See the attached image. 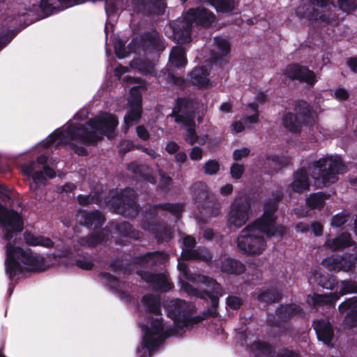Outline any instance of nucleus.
I'll return each instance as SVG.
<instances>
[{"instance_id": "nucleus-42", "label": "nucleus", "mask_w": 357, "mask_h": 357, "mask_svg": "<svg viewBox=\"0 0 357 357\" xmlns=\"http://www.w3.org/2000/svg\"><path fill=\"white\" fill-rule=\"evenodd\" d=\"M252 347L253 349L260 352L266 357H274L277 354L275 348L272 344L265 341H255L252 344Z\"/></svg>"}, {"instance_id": "nucleus-28", "label": "nucleus", "mask_w": 357, "mask_h": 357, "mask_svg": "<svg viewBox=\"0 0 357 357\" xmlns=\"http://www.w3.org/2000/svg\"><path fill=\"white\" fill-rule=\"evenodd\" d=\"M219 268L222 273L231 275H240L246 271V266L242 261L230 257L221 259Z\"/></svg>"}, {"instance_id": "nucleus-13", "label": "nucleus", "mask_w": 357, "mask_h": 357, "mask_svg": "<svg viewBox=\"0 0 357 357\" xmlns=\"http://www.w3.org/2000/svg\"><path fill=\"white\" fill-rule=\"evenodd\" d=\"M276 218L261 215L253 222L247 225V229H251L258 231L259 234H264L267 237L278 236L283 238L286 234V228L283 225H275Z\"/></svg>"}, {"instance_id": "nucleus-20", "label": "nucleus", "mask_w": 357, "mask_h": 357, "mask_svg": "<svg viewBox=\"0 0 357 357\" xmlns=\"http://www.w3.org/2000/svg\"><path fill=\"white\" fill-rule=\"evenodd\" d=\"M136 274L145 282L153 286V289L162 292H167L173 285L168 281L167 275L164 273H153L149 271L137 270Z\"/></svg>"}, {"instance_id": "nucleus-23", "label": "nucleus", "mask_w": 357, "mask_h": 357, "mask_svg": "<svg viewBox=\"0 0 357 357\" xmlns=\"http://www.w3.org/2000/svg\"><path fill=\"white\" fill-rule=\"evenodd\" d=\"M167 259V255L164 251L147 252L144 255L133 256L131 263L141 267L146 268L163 264Z\"/></svg>"}, {"instance_id": "nucleus-60", "label": "nucleus", "mask_w": 357, "mask_h": 357, "mask_svg": "<svg viewBox=\"0 0 357 357\" xmlns=\"http://www.w3.org/2000/svg\"><path fill=\"white\" fill-rule=\"evenodd\" d=\"M245 172V166L242 164L233 163L230 167V174L234 179H240Z\"/></svg>"}, {"instance_id": "nucleus-21", "label": "nucleus", "mask_w": 357, "mask_h": 357, "mask_svg": "<svg viewBox=\"0 0 357 357\" xmlns=\"http://www.w3.org/2000/svg\"><path fill=\"white\" fill-rule=\"evenodd\" d=\"M312 328L319 341L329 348L334 347V328L328 321L323 319L314 320L312 322Z\"/></svg>"}, {"instance_id": "nucleus-54", "label": "nucleus", "mask_w": 357, "mask_h": 357, "mask_svg": "<svg viewBox=\"0 0 357 357\" xmlns=\"http://www.w3.org/2000/svg\"><path fill=\"white\" fill-rule=\"evenodd\" d=\"M209 317L208 315L204 314V311L203 312V316L197 315L192 317V314L187 316V317L185 319L184 321L182 322L181 326H180L179 329H183L185 327H188L189 326H193L195 324H197L200 322H202L205 317Z\"/></svg>"}, {"instance_id": "nucleus-41", "label": "nucleus", "mask_w": 357, "mask_h": 357, "mask_svg": "<svg viewBox=\"0 0 357 357\" xmlns=\"http://www.w3.org/2000/svg\"><path fill=\"white\" fill-rule=\"evenodd\" d=\"M257 299L260 303L271 304L280 301L282 299V294L278 290L274 289L261 290L257 295Z\"/></svg>"}, {"instance_id": "nucleus-31", "label": "nucleus", "mask_w": 357, "mask_h": 357, "mask_svg": "<svg viewBox=\"0 0 357 357\" xmlns=\"http://www.w3.org/2000/svg\"><path fill=\"white\" fill-rule=\"evenodd\" d=\"M293 178L294 181L291 184V188L294 192L301 193L309 190L310 181L305 168L301 167L294 172Z\"/></svg>"}, {"instance_id": "nucleus-11", "label": "nucleus", "mask_w": 357, "mask_h": 357, "mask_svg": "<svg viewBox=\"0 0 357 357\" xmlns=\"http://www.w3.org/2000/svg\"><path fill=\"white\" fill-rule=\"evenodd\" d=\"M174 118L175 123L181 125H192L194 123L195 112L193 101L190 97H178L169 114Z\"/></svg>"}, {"instance_id": "nucleus-14", "label": "nucleus", "mask_w": 357, "mask_h": 357, "mask_svg": "<svg viewBox=\"0 0 357 357\" xmlns=\"http://www.w3.org/2000/svg\"><path fill=\"white\" fill-rule=\"evenodd\" d=\"M169 29L172 31V38L178 44H188L192 41V26L189 22L185 13L181 17L172 20L169 23Z\"/></svg>"}, {"instance_id": "nucleus-48", "label": "nucleus", "mask_w": 357, "mask_h": 357, "mask_svg": "<svg viewBox=\"0 0 357 357\" xmlns=\"http://www.w3.org/2000/svg\"><path fill=\"white\" fill-rule=\"evenodd\" d=\"M155 237L159 243L168 242L173 237V232L167 226L158 229L155 232Z\"/></svg>"}, {"instance_id": "nucleus-27", "label": "nucleus", "mask_w": 357, "mask_h": 357, "mask_svg": "<svg viewBox=\"0 0 357 357\" xmlns=\"http://www.w3.org/2000/svg\"><path fill=\"white\" fill-rule=\"evenodd\" d=\"M275 313L278 319L282 322H287L294 317H303L305 316L303 308L301 305L293 303L280 305L277 307Z\"/></svg>"}, {"instance_id": "nucleus-15", "label": "nucleus", "mask_w": 357, "mask_h": 357, "mask_svg": "<svg viewBox=\"0 0 357 357\" xmlns=\"http://www.w3.org/2000/svg\"><path fill=\"white\" fill-rule=\"evenodd\" d=\"M283 73L286 77L291 81L298 80L300 82L306 83L312 86L317 81L314 71L298 63L288 64L284 68Z\"/></svg>"}, {"instance_id": "nucleus-43", "label": "nucleus", "mask_w": 357, "mask_h": 357, "mask_svg": "<svg viewBox=\"0 0 357 357\" xmlns=\"http://www.w3.org/2000/svg\"><path fill=\"white\" fill-rule=\"evenodd\" d=\"M132 66L143 75H151L154 72V63L150 60L135 59Z\"/></svg>"}, {"instance_id": "nucleus-8", "label": "nucleus", "mask_w": 357, "mask_h": 357, "mask_svg": "<svg viewBox=\"0 0 357 357\" xmlns=\"http://www.w3.org/2000/svg\"><path fill=\"white\" fill-rule=\"evenodd\" d=\"M199 281L208 289L199 292V296L202 299H210L211 307L204 310V314L216 318L219 316L217 308L219 305L220 297L223 295V289L217 280L211 277L199 275Z\"/></svg>"}, {"instance_id": "nucleus-6", "label": "nucleus", "mask_w": 357, "mask_h": 357, "mask_svg": "<svg viewBox=\"0 0 357 357\" xmlns=\"http://www.w3.org/2000/svg\"><path fill=\"white\" fill-rule=\"evenodd\" d=\"M237 247L239 250L250 256L261 255L266 249V241L261 234L244 227L237 237Z\"/></svg>"}, {"instance_id": "nucleus-51", "label": "nucleus", "mask_w": 357, "mask_h": 357, "mask_svg": "<svg viewBox=\"0 0 357 357\" xmlns=\"http://www.w3.org/2000/svg\"><path fill=\"white\" fill-rule=\"evenodd\" d=\"M127 169L135 175L142 177L149 168L146 165L139 164L136 161L131 162L127 165Z\"/></svg>"}, {"instance_id": "nucleus-33", "label": "nucleus", "mask_w": 357, "mask_h": 357, "mask_svg": "<svg viewBox=\"0 0 357 357\" xmlns=\"http://www.w3.org/2000/svg\"><path fill=\"white\" fill-rule=\"evenodd\" d=\"M308 303L313 307H321L324 305L333 306L335 302L339 300L337 292H333L326 294H319L314 293L308 296Z\"/></svg>"}, {"instance_id": "nucleus-39", "label": "nucleus", "mask_w": 357, "mask_h": 357, "mask_svg": "<svg viewBox=\"0 0 357 357\" xmlns=\"http://www.w3.org/2000/svg\"><path fill=\"white\" fill-rule=\"evenodd\" d=\"M329 197L330 195L324 192H314L306 199V205L311 209L321 210L325 206V201Z\"/></svg>"}, {"instance_id": "nucleus-57", "label": "nucleus", "mask_w": 357, "mask_h": 357, "mask_svg": "<svg viewBox=\"0 0 357 357\" xmlns=\"http://www.w3.org/2000/svg\"><path fill=\"white\" fill-rule=\"evenodd\" d=\"M114 52L116 57L119 59L128 56L129 52L126 50L125 43L119 39L114 44Z\"/></svg>"}, {"instance_id": "nucleus-10", "label": "nucleus", "mask_w": 357, "mask_h": 357, "mask_svg": "<svg viewBox=\"0 0 357 357\" xmlns=\"http://www.w3.org/2000/svg\"><path fill=\"white\" fill-rule=\"evenodd\" d=\"M152 319L150 327L148 325L142 326L144 331L142 346L149 350V356L164 341V338L160 335L164 329L163 319L161 316Z\"/></svg>"}, {"instance_id": "nucleus-29", "label": "nucleus", "mask_w": 357, "mask_h": 357, "mask_svg": "<svg viewBox=\"0 0 357 357\" xmlns=\"http://www.w3.org/2000/svg\"><path fill=\"white\" fill-rule=\"evenodd\" d=\"M137 0L136 7L144 15H162L165 12L166 5L163 0Z\"/></svg>"}, {"instance_id": "nucleus-45", "label": "nucleus", "mask_w": 357, "mask_h": 357, "mask_svg": "<svg viewBox=\"0 0 357 357\" xmlns=\"http://www.w3.org/2000/svg\"><path fill=\"white\" fill-rule=\"evenodd\" d=\"M266 158L273 163L275 167L273 168L272 172L275 173L278 172L283 167H287L289 163V158L284 156L269 154L266 156Z\"/></svg>"}, {"instance_id": "nucleus-30", "label": "nucleus", "mask_w": 357, "mask_h": 357, "mask_svg": "<svg viewBox=\"0 0 357 357\" xmlns=\"http://www.w3.org/2000/svg\"><path fill=\"white\" fill-rule=\"evenodd\" d=\"M109 235L105 228L80 237L77 242L82 247L94 248L107 241Z\"/></svg>"}, {"instance_id": "nucleus-35", "label": "nucleus", "mask_w": 357, "mask_h": 357, "mask_svg": "<svg viewBox=\"0 0 357 357\" xmlns=\"http://www.w3.org/2000/svg\"><path fill=\"white\" fill-rule=\"evenodd\" d=\"M326 244L333 250H342L352 246L354 241L349 232H342L333 239H328Z\"/></svg>"}, {"instance_id": "nucleus-47", "label": "nucleus", "mask_w": 357, "mask_h": 357, "mask_svg": "<svg viewBox=\"0 0 357 357\" xmlns=\"http://www.w3.org/2000/svg\"><path fill=\"white\" fill-rule=\"evenodd\" d=\"M357 293V282L352 280H344L341 282V288L337 292L339 298L347 294Z\"/></svg>"}, {"instance_id": "nucleus-16", "label": "nucleus", "mask_w": 357, "mask_h": 357, "mask_svg": "<svg viewBox=\"0 0 357 357\" xmlns=\"http://www.w3.org/2000/svg\"><path fill=\"white\" fill-rule=\"evenodd\" d=\"M185 14L192 26L203 29L212 26L216 20L215 14L203 6L189 8Z\"/></svg>"}, {"instance_id": "nucleus-5", "label": "nucleus", "mask_w": 357, "mask_h": 357, "mask_svg": "<svg viewBox=\"0 0 357 357\" xmlns=\"http://www.w3.org/2000/svg\"><path fill=\"white\" fill-rule=\"evenodd\" d=\"M108 205L114 213L129 218H136L140 208L135 193L127 190L114 195L108 201Z\"/></svg>"}, {"instance_id": "nucleus-44", "label": "nucleus", "mask_w": 357, "mask_h": 357, "mask_svg": "<svg viewBox=\"0 0 357 357\" xmlns=\"http://www.w3.org/2000/svg\"><path fill=\"white\" fill-rule=\"evenodd\" d=\"M317 284L324 289L333 290L337 284L336 277L329 273L320 274L317 278Z\"/></svg>"}, {"instance_id": "nucleus-12", "label": "nucleus", "mask_w": 357, "mask_h": 357, "mask_svg": "<svg viewBox=\"0 0 357 357\" xmlns=\"http://www.w3.org/2000/svg\"><path fill=\"white\" fill-rule=\"evenodd\" d=\"M357 262V254H334L322 260L321 264L330 271L349 272L355 268Z\"/></svg>"}, {"instance_id": "nucleus-59", "label": "nucleus", "mask_w": 357, "mask_h": 357, "mask_svg": "<svg viewBox=\"0 0 357 357\" xmlns=\"http://www.w3.org/2000/svg\"><path fill=\"white\" fill-rule=\"evenodd\" d=\"M278 208V204H275V202L272 201H267L264 204V211L262 215L277 219L275 213Z\"/></svg>"}, {"instance_id": "nucleus-37", "label": "nucleus", "mask_w": 357, "mask_h": 357, "mask_svg": "<svg viewBox=\"0 0 357 357\" xmlns=\"http://www.w3.org/2000/svg\"><path fill=\"white\" fill-rule=\"evenodd\" d=\"M24 238L26 243L30 246L40 245L50 248L54 245V243L51 238L41 235L36 236L27 231L24 232Z\"/></svg>"}, {"instance_id": "nucleus-19", "label": "nucleus", "mask_w": 357, "mask_h": 357, "mask_svg": "<svg viewBox=\"0 0 357 357\" xmlns=\"http://www.w3.org/2000/svg\"><path fill=\"white\" fill-rule=\"evenodd\" d=\"M139 45L149 52H161L166 47L165 39L155 29L143 32L140 35Z\"/></svg>"}, {"instance_id": "nucleus-1", "label": "nucleus", "mask_w": 357, "mask_h": 357, "mask_svg": "<svg viewBox=\"0 0 357 357\" xmlns=\"http://www.w3.org/2000/svg\"><path fill=\"white\" fill-rule=\"evenodd\" d=\"M0 227L6 245V273L10 280L23 273L25 268L20 262L29 266L31 271H44L45 259L34 255L31 249L24 250L11 243L12 238L21 233L24 228L22 215L14 209L8 208L0 203Z\"/></svg>"}, {"instance_id": "nucleus-55", "label": "nucleus", "mask_w": 357, "mask_h": 357, "mask_svg": "<svg viewBox=\"0 0 357 357\" xmlns=\"http://www.w3.org/2000/svg\"><path fill=\"white\" fill-rule=\"evenodd\" d=\"M204 173L207 175H213L220 170V163L216 160H209L204 165Z\"/></svg>"}, {"instance_id": "nucleus-52", "label": "nucleus", "mask_w": 357, "mask_h": 357, "mask_svg": "<svg viewBox=\"0 0 357 357\" xmlns=\"http://www.w3.org/2000/svg\"><path fill=\"white\" fill-rule=\"evenodd\" d=\"M57 145L58 146H60V145L68 146L70 147V149L72 151H73V152L79 156H88V155H89V152L85 147H84L82 146H79V145L76 144L75 143L68 141V140L61 141V142H59Z\"/></svg>"}, {"instance_id": "nucleus-22", "label": "nucleus", "mask_w": 357, "mask_h": 357, "mask_svg": "<svg viewBox=\"0 0 357 357\" xmlns=\"http://www.w3.org/2000/svg\"><path fill=\"white\" fill-rule=\"evenodd\" d=\"M142 95L138 93L133 95V98L130 101V108L124 116V127L126 131L134 124L139 121L142 116Z\"/></svg>"}, {"instance_id": "nucleus-36", "label": "nucleus", "mask_w": 357, "mask_h": 357, "mask_svg": "<svg viewBox=\"0 0 357 357\" xmlns=\"http://www.w3.org/2000/svg\"><path fill=\"white\" fill-rule=\"evenodd\" d=\"M114 229L119 235L123 237L139 240L142 236V233L139 230H136L133 226L127 221L116 223Z\"/></svg>"}, {"instance_id": "nucleus-53", "label": "nucleus", "mask_w": 357, "mask_h": 357, "mask_svg": "<svg viewBox=\"0 0 357 357\" xmlns=\"http://www.w3.org/2000/svg\"><path fill=\"white\" fill-rule=\"evenodd\" d=\"M340 9L347 14L351 13L357 9L356 0H337Z\"/></svg>"}, {"instance_id": "nucleus-26", "label": "nucleus", "mask_w": 357, "mask_h": 357, "mask_svg": "<svg viewBox=\"0 0 357 357\" xmlns=\"http://www.w3.org/2000/svg\"><path fill=\"white\" fill-rule=\"evenodd\" d=\"M281 123L287 131L292 134H300L303 126H308L298 114L289 111L282 114Z\"/></svg>"}, {"instance_id": "nucleus-24", "label": "nucleus", "mask_w": 357, "mask_h": 357, "mask_svg": "<svg viewBox=\"0 0 357 357\" xmlns=\"http://www.w3.org/2000/svg\"><path fill=\"white\" fill-rule=\"evenodd\" d=\"M105 220V215L99 210H83L80 213V224L90 229H101Z\"/></svg>"}, {"instance_id": "nucleus-2", "label": "nucleus", "mask_w": 357, "mask_h": 357, "mask_svg": "<svg viewBox=\"0 0 357 357\" xmlns=\"http://www.w3.org/2000/svg\"><path fill=\"white\" fill-rule=\"evenodd\" d=\"M119 125L117 117L111 113L104 112L101 115L89 119L85 123L70 124L65 130H56L51 133L44 143L49 148L62 137H70L72 140H79L86 146H96L105 136L111 139Z\"/></svg>"}, {"instance_id": "nucleus-3", "label": "nucleus", "mask_w": 357, "mask_h": 357, "mask_svg": "<svg viewBox=\"0 0 357 357\" xmlns=\"http://www.w3.org/2000/svg\"><path fill=\"white\" fill-rule=\"evenodd\" d=\"M347 171V166L339 155L323 157L312 162V176L315 180L321 179L327 186L338 180V175Z\"/></svg>"}, {"instance_id": "nucleus-46", "label": "nucleus", "mask_w": 357, "mask_h": 357, "mask_svg": "<svg viewBox=\"0 0 357 357\" xmlns=\"http://www.w3.org/2000/svg\"><path fill=\"white\" fill-rule=\"evenodd\" d=\"M214 44L222 55L227 56L231 52V44L229 41L222 36L214 37Z\"/></svg>"}, {"instance_id": "nucleus-38", "label": "nucleus", "mask_w": 357, "mask_h": 357, "mask_svg": "<svg viewBox=\"0 0 357 357\" xmlns=\"http://www.w3.org/2000/svg\"><path fill=\"white\" fill-rule=\"evenodd\" d=\"M142 302L146 307L147 312L155 316H162L159 298L153 294H148L142 297Z\"/></svg>"}, {"instance_id": "nucleus-50", "label": "nucleus", "mask_w": 357, "mask_h": 357, "mask_svg": "<svg viewBox=\"0 0 357 357\" xmlns=\"http://www.w3.org/2000/svg\"><path fill=\"white\" fill-rule=\"evenodd\" d=\"M218 12H231L234 10L233 0H212Z\"/></svg>"}, {"instance_id": "nucleus-64", "label": "nucleus", "mask_w": 357, "mask_h": 357, "mask_svg": "<svg viewBox=\"0 0 357 357\" xmlns=\"http://www.w3.org/2000/svg\"><path fill=\"white\" fill-rule=\"evenodd\" d=\"M167 82L176 86H183L185 82L182 77L176 76L173 73L169 72L166 77Z\"/></svg>"}, {"instance_id": "nucleus-62", "label": "nucleus", "mask_w": 357, "mask_h": 357, "mask_svg": "<svg viewBox=\"0 0 357 357\" xmlns=\"http://www.w3.org/2000/svg\"><path fill=\"white\" fill-rule=\"evenodd\" d=\"M197 250V260H200L206 263L211 262L213 259V255L206 248H198Z\"/></svg>"}, {"instance_id": "nucleus-9", "label": "nucleus", "mask_w": 357, "mask_h": 357, "mask_svg": "<svg viewBox=\"0 0 357 357\" xmlns=\"http://www.w3.org/2000/svg\"><path fill=\"white\" fill-rule=\"evenodd\" d=\"M183 206L179 203H159L150 205L143 212L141 221L142 227L144 230H150L151 227L159 224L158 209L166 211L175 216H179L182 211Z\"/></svg>"}, {"instance_id": "nucleus-18", "label": "nucleus", "mask_w": 357, "mask_h": 357, "mask_svg": "<svg viewBox=\"0 0 357 357\" xmlns=\"http://www.w3.org/2000/svg\"><path fill=\"white\" fill-rule=\"evenodd\" d=\"M194 308L185 301L177 298L169 305L168 317L174 321L176 328H179L187 316L193 314Z\"/></svg>"}, {"instance_id": "nucleus-7", "label": "nucleus", "mask_w": 357, "mask_h": 357, "mask_svg": "<svg viewBox=\"0 0 357 357\" xmlns=\"http://www.w3.org/2000/svg\"><path fill=\"white\" fill-rule=\"evenodd\" d=\"M252 213L251 199L246 196L236 197L227 215V226L229 228H241L247 223Z\"/></svg>"}, {"instance_id": "nucleus-32", "label": "nucleus", "mask_w": 357, "mask_h": 357, "mask_svg": "<svg viewBox=\"0 0 357 357\" xmlns=\"http://www.w3.org/2000/svg\"><path fill=\"white\" fill-rule=\"evenodd\" d=\"M208 72L205 66L194 68L189 73L191 84L199 88H206L211 85Z\"/></svg>"}, {"instance_id": "nucleus-56", "label": "nucleus", "mask_w": 357, "mask_h": 357, "mask_svg": "<svg viewBox=\"0 0 357 357\" xmlns=\"http://www.w3.org/2000/svg\"><path fill=\"white\" fill-rule=\"evenodd\" d=\"M227 305L231 310H238L243 305V300L234 295H229L226 298Z\"/></svg>"}, {"instance_id": "nucleus-40", "label": "nucleus", "mask_w": 357, "mask_h": 357, "mask_svg": "<svg viewBox=\"0 0 357 357\" xmlns=\"http://www.w3.org/2000/svg\"><path fill=\"white\" fill-rule=\"evenodd\" d=\"M169 61L176 68L185 66L187 64L185 49L181 46L173 47L169 54Z\"/></svg>"}, {"instance_id": "nucleus-25", "label": "nucleus", "mask_w": 357, "mask_h": 357, "mask_svg": "<svg viewBox=\"0 0 357 357\" xmlns=\"http://www.w3.org/2000/svg\"><path fill=\"white\" fill-rule=\"evenodd\" d=\"M340 314H343L348 311L345 319V324L349 328L357 327V296L347 298L338 306Z\"/></svg>"}, {"instance_id": "nucleus-4", "label": "nucleus", "mask_w": 357, "mask_h": 357, "mask_svg": "<svg viewBox=\"0 0 357 357\" xmlns=\"http://www.w3.org/2000/svg\"><path fill=\"white\" fill-rule=\"evenodd\" d=\"M191 196L199 210L205 211L211 216L216 217L220 213V204L215 201L208 189L207 185L202 181L194 183L190 188Z\"/></svg>"}, {"instance_id": "nucleus-34", "label": "nucleus", "mask_w": 357, "mask_h": 357, "mask_svg": "<svg viewBox=\"0 0 357 357\" xmlns=\"http://www.w3.org/2000/svg\"><path fill=\"white\" fill-rule=\"evenodd\" d=\"M294 110L296 114L305 122L306 124H312L313 121V108L305 100H296L293 102Z\"/></svg>"}, {"instance_id": "nucleus-61", "label": "nucleus", "mask_w": 357, "mask_h": 357, "mask_svg": "<svg viewBox=\"0 0 357 357\" xmlns=\"http://www.w3.org/2000/svg\"><path fill=\"white\" fill-rule=\"evenodd\" d=\"M17 31L10 30L0 34V50L5 47L15 37Z\"/></svg>"}, {"instance_id": "nucleus-58", "label": "nucleus", "mask_w": 357, "mask_h": 357, "mask_svg": "<svg viewBox=\"0 0 357 357\" xmlns=\"http://www.w3.org/2000/svg\"><path fill=\"white\" fill-rule=\"evenodd\" d=\"M39 7L45 17L50 16L54 11L59 10L52 3H50V0H40Z\"/></svg>"}, {"instance_id": "nucleus-17", "label": "nucleus", "mask_w": 357, "mask_h": 357, "mask_svg": "<svg viewBox=\"0 0 357 357\" xmlns=\"http://www.w3.org/2000/svg\"><path fill=\"white\" fill-rule=\"evenodd\" d=\"M296 13L300 17L305 18L312 23L318 22L323 25L337 24V17L335 13L332 11L322 13L310 6L302 8V10L298 8Z\"/></svg>"}, {"instance_id": "nucleus-63", "label": "nucleus", "mask_w": 357, "mask_h": 357, "mask_svg": "<svg viewBox=\"0 0 357 357\" xmlns=\"http://www.w3.org/2000/svg\"><path fill=\"white\" fill-rule=\"evenodd\" d=\"M275 357H301V356L298 351L283 347L279 349Z\"/></svg>"}, {"instance_id": "nucleus-49", "label": "nucleus", "mask_w": 357, "mask_h": 357, "mask_svg": "<svg viewBox=\"0 0 357 357\" xmlns=\"http://www.w3.org/2000/svg\"><path fill=\"white\" fill-rule=\"evenodd\" d=\"M183 126L188 127L184 135V140L190 145H194L197 143L198 135L195 130V122L192 125H182Z\"/></svg>"}]
</instances>
